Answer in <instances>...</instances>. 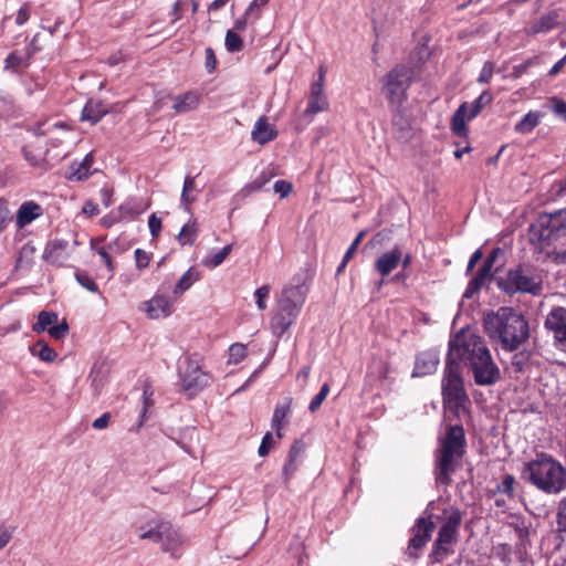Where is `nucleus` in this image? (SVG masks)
<instances>
[{"instance_id": "nucleus-47", "label": "nucleus", "mask_w": 566, "mask_h": 566, "mask_svg": "<svg viewBox=\"0 0 566 566\" xmlns=\"http://www.w3.org/2000/svg\"><path fill=\"white\" fill-rule=\"evenodd\" d=\"M270 292H271V286L268 284L262 285L261 287L256 289V291L254 292L256 305L260 311H264L268 307L265 300L269 297Z\"/></svg>"}, {"instance_id": "nucleus-56", "label": "nucleus", "mask_w": 566, "mask_h": 566, "mask_svg": "<svg viewBox=\"0 0 566 566\" xmlns=\"http://www.w3.org/2000/svg\"><path fill=\"white\" fill-rule=\"evenodd\" d=\"M30 15L31 4L27 2L19 9L15 18V23L18 25H23L30 19Z\"/></svg>"}, {"instance_id": "nucleus-30", "label": "nucleus", "mask_w": 566, "mask_h": 566, "mask_svg": "<svg viewBox=\"0 0 566 566\" xmlns=\"http://www.w3.org/2000/svg\"><path fill=\"white\" fill-rule=\"evenodd\" d=\"M542 118V112L530 111L518 123H516L515 130L521 134H528L541 123Z\"/></svg>"}, {"instance_id": "nucleus-27", "label": "nucleus", "mask_w": 566, "mask_h": 566, "mask_svg": "<svg viewBox=\"0 0 566 566\" xmlns=\"http://www.w3.org/2000/svg\"><path fill=\"white\" fill-rule=\"evenodd\" d=\"M468 108L469 104L464 102L458 107V109L452 115L450 128L451 132L458 137H468L469 129L465 124V119H468L469 115Z\"/></svg>"}, {"instance_id": "nucleus-22", "label": "nucleus", "mask_w": 566, "mask_h": 566, "mask_svg": "<svg viewBox=\"0 0 566 566\" xmlns=\"http://www.w3.org/2000/svg\"><path fill=\"white\" fill-rule=\"evenodd\" d=\"M277 137V130L265 115L260 116L251 132V138L259 145H265Z\"/></svg>"}, {"instance_id": "nucleus-7", "label": "nucleus", "mask_w": 566, "mask_h": 566, "mask_svg": "<svg viewBox=\"0 0 566 566\" xmlns=\"http://www.w3.org/2000/svg\"><path fill=\"white\" fill-rule=\"evenodd\" d=\"M497 287L507 294L520 292L536 296L543 292V276L533 268L517 266L510 270L505 277L497 280Z\"/></svg>"}, {"instance_id": "nucleus-18", "label": "nucleus", "mask_w": 566, "mask_h": 566, "mask_svg": "<svg viewBox=\"0 0 566 566\" xmlns=\"http://www.w3.org/2000/svg\"><path fill=\"white\" fill-rule=\"evenodd\" d=\"M293 398L284 397L281 401L275 405L271 427L275 430L276 437L282 439V430L289 426L290 418L292 415Z\"/></svg>"}, {"instance_id": "nucleus-51", "label": "nucleus", "mask_w": 566, "mask_h": 566, "mask_svg": "<svg viewBox=\"0 0 566 566\" xmlns=\"http://www.w3.org/2000/svg\"><path fill=\"white\" fill-rule=\"evenodd\" d=\"M218 61L212 48L205 50V66L208 73H212L217 67Z\"/></svg>"}, {"instance_id": "nucleus-5", "label": "nucleus", "mask_w": 566, "mask_h": 566, "mask_svg": "<svg viewBox=\"0 0 566 566\" xmlns=\"http://www.w3.org/2000/svg\"><path fill=\"white\" fill-rule=\"evenodd\" d=\"M462 522V514L453 510L441 525L438 536L432 544L428 556L430 564H442L450 555L454 554L453 546L459 539V528Z\"/></svg>"}, {"instance_id": "nucleus-42", "label": "nucleus", "mask_w": 566, "mask_h": 566, "mask_svg": "<svg viewBox=\"0 0 566 566\" xmlns=\"http://www.w3.org/2000/svg\"><path fill=\"white\" fill-rule=\"evenodd\" d=\"M275 171L273 168L265 169L249 185L250 189L258 191L262 189L274 176Z\"/></svg>"}, {"instance_id": "nucleus-64", "label": "nucleus", "mask_w": 566, "mask_h": 566, "mask_svg": "<svg viewBox=\"0 0 566 566\" xmlns=\"http://www.w3.org/2000/svg\"><path fill=\"white\" fill-rule=\"evenodd\" d=\"M549 258L554 263H556L558 265L566 264V248L562 249V250L553 251L549 254Z\"/></svg>"}, {"instance_id": "nucleus-41", "label": "nucleus", "mask_w": 566, "mask_h": 566, "mask_svg": "<svg viewBox=\"0 0 566 566\" xmlns=\"http://www.w3.org/2000/svg\"><path fill=\"white\" fill-rule=\"evenodd\" d=\"M226 48L229 52H240L243 49V41L241 36L233 30H228L224 41Z\"/></svg>"}, {"instance_id": "nucleus-61", "label": "nucleus", "mask_w": 566, "mask_h": 566, "mask_svg": "<svg viewBox=\"0 0 566 566\" xmlns=\"http://www.w3.org/2000/svg\"><path fill=\"white\" fill-rule=\"evenodd\" d=\"M96 253L101 256L102 261L108 269V271L113 272L115 269L114 262L109 253L106 251L104 247H101L96 250Z\"/></svg>"}, {"instance_id": "nucleus-10", "label": "nucleus", "mask_w": 566, "mask_h": 566, "mask_svg": "<svg viewBox=\"0 0 566 566\" xmlns=\"http://www.w3.org/2000/svg\"><path fill=\"white\" fill-rule=\"evenodd\" d=\"M413 78L412 67L397 64L382 78V93L390 105H401L407 101V91Z\"/></svg>"}, {"instance_id": "nucleus-38", "label": "nucleus", "mask_w": 566, "mask_h": 566, "mask_svg": "<svg viewBox=\"0 0 566 566\" xmlns=\"http://www.w3.org/2000/svg\"><path fill=\"white\" fill-rule=\"evenodd\" d=\"M32 354L45 363H52L56 358V352L43 340H38L34 344Z\"/></svg>"}, {"instance_id": "nucleus-6", "label": "nucleus", "mask_w": 566, "mask_h": 566, "mask_svg": "<svg viewBox=\"0 0 566 566\" xmlns=\"http://www.w3.org/2000/svg\"><path fill=\"white\" fill-rule=\"evenodd\" d=\"M497 336L501 338L503 348L516 349L528 336V325L524 317L509 307H501L497 311Z\"/></svg>"}, {"instance_id": "nucleus-16", "label": "nucleus", "mask_w": 566, "mask_h": 566, "mask_svg": "<svg viewBox=\"0 0 566 566\" xmlns=\"http://www.w3.org/2000/svg\"><path fill=\"white\" fill-rule=\"evenodd\" d=\"M305 448V442L296 439L289 450L287 459L282 469L283 482L286 489H290V482L300 469Z\"/></svg>"}, {"instance_id": "nucleus-35", "label": "nucleus", "mask_w": 566, "mask_h": 566, "mask_svg": "<svg viewBox=\"0 0 566 566\" xmlns=\"http://www.w3.org/2000/svg\"><path fill=\"white\" fill-rule=\"evenodd\" d=\"M198 237V226L197 221L192 220L186 223L179 234L177 235V240L181 245H192Z\"/></svg>"}, {"instance_id": "nucleus-55", "label": "nucleus", "mask_w": 566, "mask_h": 566, "mask_svg": "<svg viewBox=\"0 0 566 566\" xmlns=\"http://www.w3.org/2000/svg\"><path fill=\"white\" fill-rule=\"evenodd\" d=\"M273 446V434L271 432H266L262 438L261 444L259 447V455L265 457L269 454L271 448Z\"/></svg>"}, {"instance_id": "nucleus-63", "label": "nucleus", "mask_w": 566, "mask_h": 566, "mask_svg": "<svg viewBox=\"0 0 566 566\" xmlns=\"http://www.w3.org/2000/svg\"><path fill=\"white\" fill-rule=\"evenodd\" d=\"M185 1L177 0L171 8L170 15L172 17L171 23H176L182 18V7Z\"/></svg>"}, {"instance_id": "nucleus-50", "label": "nucleus", "mask_w": 566, "mask_h": 566, "mask_svg": "<svg viewBox=\"0 0 566 566\" xmlns=\"http://www.w3.org/2000/svg\"><path fill=\"white\" fill-rule=\"evenodd\" d=\"M153 395H154V389H153L151 385L146 384L143 389L144 407H143V411H142V416H140L142 420L145 418L148 409L150 407H153V405H154Z\"/></svg>"}, {"instance_id": "nucleus-13", "label": "nucleus", "mask_w": 566, "mask_h": 566, "mask_svg": "<svg viewBox=\"0 0 566 566\" xmlns=\"http://www.w3.org/2000/svg\"><path fill=\"white\" fill-rule=\"evenodd\" d=\"M434 531V523L426 517L416 520L411 528L412 536L408 542L405 554L410 559H418L427 543L431 539L432 532Z\"/></svg>"}, {"instance_id": "nucleus-28", "label": "nucleus", "mask_w": 566, "mask_h": 566, "mask_svg": "<svg viewBox=\"0 0 566 566\" xmlns=\"http://www.w3.org/2000/svg\"><path fill=\"white\" fill-rule=\"evenodd\" d=\"M93 155L87 154L81 163L74 161L70 166L67 178L71 180H83L88 177L90 169L93 165Z\"/></svg>"}, {"instance_id": "nucleus-46", "label": "nucleus", "mask_w": 566, "mask_h": 566, "mask_svg": "<svg viewBox=\"0 0 566 566\" xmlns=\"http://www.w3.org/2000/svg\"><path fill=\"white\" fill-rule=\"evenodd\" d=\"M556 523L557 531L559 533H566V496L558 503Z\"/></svg>"}, {"instance_id": "nucleus-19", "label": "nucleus", "mask_w": 566, "mask_h": 566, "mask_svg": "<svg viewBox=\"0 0 566 566\" xmlns=\"http://www.w3.org/2000/svg\"><path fill=\"white\" fill-rule=\"evenodd\" d=\"M439 361V355L437 352H421L416 357L412 377H424L432 375L437 370Z\"/></svg>"}, {"instance_id": "nucleus-20", "label": "nucleus", "mask_w": 566, "mask_h": 566, "mask_svg": "<svg viewBox=\"0 0 566 566\" xmlns=\"http://www.w3.org/2000/svg\"><path fill=\"white\" fill-rule=\"evenodd\" d=\"M145 312L150 319L167 317L171 314L172 302L166 295L156 294L153 298L144 303Z\"/></svg>"}, {"instance_id": "nucleus-26", "label": "nucleus", "mask_w": 566, "mask_h": 566, "mask_svg": "<svg viewBox=\"0 0 566 566\" xmlns=\"http://www.w3.org/2000/svg\"><path fill=\"white\" fill-rule=\"evenodd\" d=\"M175 114L188 113L196 109L200 104V94L195 91H188L184 94L171 96Z\"/></svg>"}, {"instance_id": "nucleus-9", "label": "nucleus", "mask_w": 566, "mask_h": 566, "mask_svg": "<svg viewBox=\"0 0 566 566\" xmlns=\"http://www.w3.org/2000/svg\"><path fill=\"white\" fill-rule=\"evenodd\" d=\"M566 234V209L541 213L530 227L532 242L552 243Z\"/></svg>"}, {"instance_id": "nucleus-17", "label": "nucleus", "mask_w": 566, "mask_h": 566, "mask_svg": "<svg viewBox=\"0 0 566 566\" xmlns=\"http://www.w3.org/2000/svg\"><path fill=\"white\" fill-rule=\"evenodd\" d=\"M545 327L554 333L559 344L566 346V307H553L546 316Z\"/></svg>"}, {"instance_id": "nucleus-48", "label": "nucleus", "mask_w": 566, "mask_h": 566, "mask_svg": "<svg viewBox=\"0 0 566 566\" xmlns=\"http://www.w3.org/2000/svg\"><path fill=\"white\" fill-rule=\"evenodd\" d=\"M69 329L70 328H69L67 322L65 319H63L62 323L51 326L48 329V333L50 334V336L52 338L59 340V339H63L67 335Z\"/></svg>"}, {"instance_id": "nucleus-52", "label": "nucleus", "mask_w": 566, "mask_h": 566, "mask_svg": "<svg viewBox=\"0 0 566 566\" xmlns=\"http://www.w3.org/2000/svg\"><path fill=\"white\" fill-rule=\"evenodd\" d=\"M365 235V231H360L356 238L354 239V241L350 243V245L348 247L347 251L345 252L344 256H345V262H349L354 254L356 253L363 238Z\"/></svg>"}, {"instance_id": "nucleus-62", "label": "nucleus", "mask_w": 566, "mask_h": 566, "mask_svg": "<svg viewBox=\"0 0 566 566\" xmlns=\"http://www.w3.org/2000/svg\"><path fill=\"white\" fill-rule=\"evenodd\" d=\"M552 102L553 112L566 120V102L556 97H554Z\"/></svg>"}, {"instance_id": "nucleus-8", "label": "nucleus", "mask_w": 566, "mask_h": 566, "mask_svg": "<svg viewBox=\"0 0 566 566\" xmlns=\"http://www.w3.org/2000/svg\"><path fill=\"white\" fill-rule=\"evenodd\" d=\"M181 390L189 399L196 397L210 385L212 375L203 370L202 358L198 354L187 355L179 367Z\"/></svg>"}, {"instance_id": "nucleus-33", "label": "nucleus", "mask_w": 566, "mask_h": 566, "mask_svg": "<svg viewBox=\"0 0 566 566\" xmlns=\"http://www.w3.org/2000/svg\"><path fill=\"white\" fill-rule=\"evenodd\" d=\"M233 250V244H228L226 247H223L221 250H219L218 252H214L210 255H207L203 260H202V265L208 268V269H214L219 265H221L224 260L229 256V254L232 252Z\"/></svg>"}, {"instance_id": "nucleus-24", "label": "nucleus", "mask_w": 566, "mask_h": 566, "mask_svg": "<svg viewBox=\"0 0 566 566\" xmlns=\"http://www.w3.org/2000/svg\"><path fill=\"white\" fill-rule=\"evenodd\" d=\"M328 108V102L324 94V85L322 83H312L311 94L308 97L305 115H315Z\"/></svg>"}, {"instance_id": "nucleus-1", "label": "nucleus", "mask_w": 566, "mask_h": 566, "mask_svg": "<svg viewBox=\"0 0 566 566\" xmlns=\"http://www.w3.org/2000/svg\"><path fill=\"white\" fill-rule=\"evenodd\" d=\"M446 361L459 366L463 363L470 366L478 385H489L495 381V367L491 353L483 339L473 333L462 329L450 339Z\"/></svg>"}, {"instance_id": "nucleus-54", "label": "nucleus", "mask_w": 566, "mask_h": 566, "mask_svg": "<svg viewBox=\"0 0 566 566\" xmlns=\"http://www.w3.org/2000/svg\"><path fill=\"white\" fill-rule=\"evenodd\" d=\"M484 328L490 338L495 337V312L490 311L485 314Z\"/></svg>"}, {"instance_id": "nucleus-3", "label": "nucleus", "mask_w": 566, "mask_h": 566, "mask_svg": "<svg viewBox=\"0 0 566 566\" xmlns=\"http://www.w3.org/2000/svg\"><path fill=\"white\" fill-rule=\"evenodd\" d=\"M528 481L545 494L556 495L566 490V469L548 454H538L526 464Z\"/></svg>"}, {"instance_id": "nucleus-60", "label": "nucleus", "mask_w": 566, "mask_h": 566, "mask_svg": "<svg viewBox=\"0 0 566 566\" xmlns=\"http://www.w3.org/2000/svg\"><path fill=\"white\" fill-rule=\"evenodd\" d=\"M23 155L25 160L33 167L41 166L43 161V159L40 156L33 154V151L28 146L23 147Z\"/></svg>"}, {"instance_id": "nucleus-57", "label": "nucleus", "mask_w": 566, "mask_h": 566, "mask_svg": "<svg viewBox=\"0 0 566 566\" xmlns=\"http://www.w3.org/2000/svg\"><path fill=\"white\" fill-rule=\"evenodd\" d=\"M148 227L153 238H158L161 231V219L156 213L150 214L148 219Z\"/></svg>"}, {"instance_id": "nucleus-12", "label": "nucleus", "mask_w": 566, "mask_h": 566, "mask_svg": "<svg viewBox=\"0 0 566 566\" xmlns=\"http://www.w3.org/2000/svg\"><path fill=\"white\" fill-rule=\"evenodd\" d=\"M441 388L446 403L452 405L455 408L464 405L468 400V395L461 376V366L446 361Z\"/></svg>"}, {"instance_id": "nucleus-23", "label": "nucleus", "mask_w": 566, "mask_h": 566, "mask_svg": "<svg viewBox=\"0 0 566 566\" xmlns=\"http://www.w3.org/2000/svg\"><path fill=\"white\" fill-rule=\"evenodd\" d=\"M401 256L400 248L395 247L392 250L381 254L375 261L374 266L381 276H387L399 265Z\"/></svg>"}, {"instance_id": "nucleus-40", "label": "nucleus", "mask_w": 566, "mask_h": 566, "mask_svg": "<svg viewBox=\"0 0 566 566\" xmlns=\"http://www.w3.org/2000/svg\"><path fill=\"white\" fill-rule=\"evenodd\" d=\"M75 279L78 282V284L81 286H83L84 289H86L87 291H90L92 293H99L98 285L96 284L94 279L91 277V275L86 271H82V270L76 271Z\"/></svg>"}, {"instance_id": "nucleus-15", "label": "nucleus", "mask_w": 566, "mask_h": 566, "mask_svg": "<svg viewBox=\"0 0 566 566\" xmlns=\"http://www.w3.org/2000/svg\"><path fill=\"white\" fill-rule=\"evenodd\" d=\"M494 262L495 248L489 251L483 264L468 283V286L463 293L464 298H472L486 283H490L493 280L492 268Z\"/></svg>"}, {"instance_id": "nucleus-49", "label": "nucleus", "mask_w": 566, "mask_h": 566, "mask_svg": "<svg viewBox=\"0 0 566 566\" xmlns=\"http://www.w3.org/2000/svg\"><path fill=\"white\" fill-rule=\"evenodd\" d=\"M10 221L11 213L8 207V201L0 198V233L6 230Z\"/></svg>"}, {"instance_id": "nucleus-2", "label": "nucleus", "mask_w": 566, "mask_h": 566, "mask_svg": "<svg viewBox=\"0 0 566 566\" xmlns=\"http://www.w3.org/2000/svg\"><path fill=\"white\" fill-rule=\"evenodd\" d=\"M306 295L307 287L301 277H294L293 283L282 289L270 322L273 334L281 337L296 322Z\"/></svg>"}, {"instance_id": "nucleus-59", "label": "nucleus", "mask_w": 566, "mask_h": 566, "mask_svg": "<svg viewBox=\"0 0 566 566\" xmlns=\"http://www.w3.org/2000/svg\"><path fill=\"white\" fill-rule=\"evenodd\" d=\"M22 64V56L15 52L10 53L4 60V67L7 70H17Z\"/></svg>"}, {"instance_id": "nucleus-32", "label": "nucleus", "mask_w": 566, "mask_h": 566, "mask_svg": "<svg viewBox=\"0 0 566 566\" xmlns=\"http://www.w3.org/2000/svg\"><path fill=\"white\" fill-rule=\"evenodd\" d=\"M196 178L192 176H187L184 181V187L180 196L181 205L185 206L187 211L190 210V205L196 201V196L193 192L196 191Z\"/></svg>"}, {"instance_id": "nucleus-25", "label": "nucleus", "mask_w": 566, "mask_h": 566, "mask_svg": "<svg viewBox=\"0 0 566 566\" xmlns=\"http://www.w3.org/2000/svg\"><path fill=\"white\" fill-rule=\"evenodd\" d=\"M109 112L111 111L104 101L91 98L82 109L81 119L95 125Z\"/></svg>"}, {"instance_id": "nucleus-37", "label": "nucleus", "mask_w": 566, "mask_h": 566, "mask_svg": "<svg viewBox=\"0 0 566 566\" xmlns=\"http://www.w3.org/2000/svg\"><path fill=\"white\" fill-rule=\"evenodd\" d=\"M493 99V95L490 91H484L478 98H475L471 105L468 120L475 118L483 108L489 105Z\"/></svg>"}, {"instance_id": "nucleus-53", "label": "nucleus", "mask_w": 566, "mask_h": 566, "mask_svg": "<svg viewBox=\"0 0 566 566\" xmlns=\"http://www.w3.org/2000/svg\"><path fill=\"white\" fill-rule=\"evenodd\" d=\"M273 188L275 192L280 193L281 198H285L292 192L293 185L290 181L282 179L275 181Z\"/></svg>"}, {"instance_id": "nucleus-21", "label": "nucleus", "mask_w": 566, "mask_h": 566, "mask_svg": "<svg viewBox=\"0 0 566 566\" xmlns=\"http://www.w3.org/2000/svg\"><path fill=\"white\" fill-rule=\"evenodd\" d=\"M44 209L41 205L33 200L24 201L18 209L15 216V226L18 229H23L38 218L42 217Z\"/></svg>"}, {"instance_id": "nucleus-11", "label": "nucleus", "mask_w": 566, "mask_h": 566, "mask_svg": "<svg viewBox=\"0 0 566 566\" xmlns=\"http://www.w3.org/2000/svg\"><path fill=\"white\" fill-rule=\"evenodd\" d=\"M142 539L160 543L166 552H175L181 544L180 534L168 521L153 520L138 528Z\"/></svg>"}, {"instance_id": "nucleus-34", "label": "nucleus", "mask_w": 566, "mask_h": 566, "mask_svg": "<svg viewBox=\"0 0 566 566\" xmlns=\"http://www.w3.org/2000/svg\"><path fill=\"white\" fill-rule=\"evenodd\" d=\"M57 323V314L53 311H41L38 315L36 323L33 324L32 331L40 334L50 328L51 325Z\"/></svg>"}, {"instance_id": "nucleus-44", "label": "nucleus", "mask_w": 566, "mask_h": 566, "mask_svg": "<svg viewBox=\"0 0 566 566\" xmlns=\"http://www.w3.org/2000/svg\"><path fill=\"white\" fill-rule=\"evenodd\" d=\"M329 394V385L327 382H325L322 387H321V390L317 395L314 396V398L311 400L310 405H308V410L311 412H316L323 401L326 399L327 395Z\"/></svg>"}, {"instance_id": "nucleus-29", "label": "nucleus", "mask_w": 566, "mask_h": 566, "mask_svg": "<svg viewBox=\"0 0 566 566\" xmlns=\"http://www.w3.org/2000/svg\"><path fill=\"white\" fill-rule=\"evenodd\" d=\"M200 279V273L195 269H188L181 277L178 280L177 284L174 287V295L180 296L186 291H188L198 280Z\"/></svg>"}, {"instance_id": "nucleus-14", "label": "nucleus", "mask_w": 566, "mask_h": 566, "mask_svg": "<svg viewBox=\"0 0 566 566\" xmlns=\"http://www.w3.org/2000/svg\"><path fill=\"white\" fill-rule=\"evenodd\" d=\"M76 245V240L73 243L62 239L51 240L45 245L43 259L53 266H66Z\"/></svg>"}, {"instance_id": "nucleus-58", "label": "nucleus", "mask_w": 566, "mask_h": 566, "mask_svg": "<svg viewBox=\"0 0 566 566\" xmlns=\"http://www.w3.org/2000/svg\"><path fill=\"white\" fill-rule=\"evenodd\" d=\"M515 484V479L512 475H506L502 482V485H497V492L504 493L509 496L513 495V488Z\"/></svg>"}, {"instance_id": "nucleus-43", "label": "nucleus", "mask_w": 566, "mask_h": 566, "mask_svg": "<svg viewBox=\"0 0 566 566\" xmlns=\"http://www.w3.org/2000/svg\"><path fill=\"white\" fill-rule=\"evenodd\" d=\"M247 356V347L241 343H234L229 348V363L239 364Z\"/></svg>"}, {"instance_id": "nucleus-39", "label": "nucleus", "mask_w": 566, "mask_h": 566, "mask_svg": "<svg viewBox=\"0 0 566 566\" xmlns=\"http://www.w3.org/2000/svg\"><path fill=\"white\" fill-rule=\"evenodd\" d=\"M35 253V248L31 243H25L20 252L19 258L17 259V268H25L30 266L33 261V256Z\"/></svg>"}, {"instance_id": "nucleus-36", "label": "nucleus", "mask_w": 566, "mask_h": 566, "mask_svg": "<svg viewBox=\"0 0 566 566\" xmlns=\"http://www.w3.org/2000/svg\"><path fill=\"white\" fill-rule=\"evenodd\" d=\"M558 24V14L556 12H549L541 17L532 27L533 32H547L553 30Z\"/></svg>"}, {"instance_id": "nucleus-45", "label": "nucleus", "mask_w": 566, "mask_h": 566, "mask_svg": "<svg viewBox=\"0 0 566 566\" xmlns=\"http://www.w3.org/2000/svg\"><path fill=\"white\" fill-rule=\"evenodd\" d=\"M134 258H135L136 268L139 271H142L149 266V263L153 258V253L138 248L134 252Z\"/></svg>"}, {"instance_id": "nucleus-31", "label": "nucleus", "mask_w": 566, "mask_h": 566, "mask_svg": "<svg viewBox=\"0 0 566 566\" xmlns=\"http://www.w3.org/2000/svg\"><path fill=\"white\" fill-rule=\"evenodd\" d=\"M509 518L507 524L514 528L521 545L526 547L528 544L530 525L520 515H511Z\"/></svg>"}, {"instance_id": "nucleus-4", "label": "nucleus", "mask_w": 566, "mask_h": 566, "mask_svg": "<svg viewBox=\"0 0 566 566\" xmlns=\"http://www.w3.org/2000/svg\"><path fill=\"white\" fill-rule=\"evenodd\" d=\"M465 434L462 426H449L439 450L440 455L436 469L437 482L443 485L450 484L451 474L465 453Z\"/></svg>"}]
</instances>
